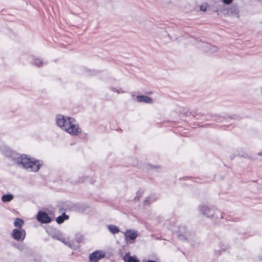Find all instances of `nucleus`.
<instances>
[{
	"instance_id": "bb28decb",
	"label": "nucleus",
	"mask_w": 262,
	"mask_h": 262,
	"mask_svg": "<svg viewBox=\"0 0 262 262\" xmlns=\"http://www.w3.org/2000/svg\"><path fill=\"white\" fill-rule=\"evenodd\" d=\"M216 119H215V120L217 121H222V117H220V116H216Z\"/></svg>"
},
{
	"instance_id": "1a4fd4ad",
	"label": "nucleus",
	"mask_w": 262,
	"mask_h": 262,
	"mask_svg": "<svg viewBox=\"0 0 262 262\" xmlns=\"http://www.w3.org/2000/svg\"><path fill=\"white\" fill-rule=\"evenodd\" d=\"M123 234L125 236V240H131L134 241L138 236V232L136 230L132 229H127L124 232Z\"/></svg>"
},
{
	"instance_id": "a878e982",
	"label": "nucleus",
	"mask_w": 262,
	"mask_h": 262,
	"mask_svg": "<svg viewBox=\"0 0 262 262\" xmlns=\"http://www.w3.org/2000/svg\"><path fill=\"white\" fill-rule=\"evenodd\" d=\"M86 178L85 177H83L82 178L79 179L78 181H77V182H76V183H81V182H83L85 181Z\"/></svg>"
},
{
	"instance_id": "9b49d317",
	"label": "nucleus",
	"mask_w": 262,
	"mask_h": 262,
	"mask_svg": "<svg viewBox=\"0 0 262 262\" xmlns=\"http://www.w3.org/2000/svg\"><path fill=\"white\" fill-rule=\"evenodd\" d=\"M203 48H204V50L206 52L208 51L211 53H214L218 51V48L215 46L212 45L211 44L204 42L203 44Z\"/></svg>"
},
{
	"instance_id": "4be33fe9",
	"label": "nucleus",
	"mask_w": 262,
	"mask_h": 262,
	"mask_svg": "<svg viewBox=\"0 0 262 262\" xmlns=\"http://www.w3.org/2000/svg\"><path fill=\"white\" fill-rule=\"evenodd\" d=\"M16 247L17 249H18L19 251H24L27 250L26 246L23 244H19L17 245H16Z\"/></svg>"
},
{
	"instance_id": "6e6552de",
	"label": "nucleus",
	"mask_w": 262,
	"mask_h": 262,
	"mask_svg": "<svg viewBox=\"0 0 262 262\" xmlns=\"http://www.w3.org/2000/svg\"><path fill=\"white\" fill-rule=\"evenodd\" d=\"M37 220L42 224L49 223L51 221V217L48 214L43 211H39L37 215Z\"/></svg>"
},
{
	"instance_id": "f8f14e48",
	"label": "nucleus",
	"mask_w": 262,
	"mask_h": 262,
	"mask_svg": "<svg viewBox=\"0 0 262 262\" xmlns=\"http://www.w3.org/2000/svg\"><path fill=\"white\" fill-rule=\"evenodd\" d=\"M52 237L54 239H56L57 240H58V241L62 242L65 245H68L69 247H71V245L70 243L68 242L67 241V239L64 237H62L61 235L55 234V235H53Z\"/></svg>"
},
{
	"instance_id": "4468645a",
	"label": "nucleus",
	"mask_w": 262,
	"mask_h": 262,
	"mask_svg": "<svg viewBox=\"0 0 262 262\" xmlns=\"http://www.w3.org/2000/svg\"><path fill=\"white\" fill-rule=\"evenodd\" d=\"M107 228L113 234H117L120 232L119 228L114 225H109L107 226Z\"/></svg>"
},
{
	"instance_id": "9d476101",
	"label": "nucleus",
	"mask_w": 262,
	"mask_h": 262,
	"mask_svg": "<svg viewBox=\"0 0 262 262\" xmlns=\"http://www.w3.org/2000/svg\"><path fill=\"white\" fill-rule=\"evenodd\" d=\"M136 99L139 102H143L147 104H151L153 103L152 99L145 95H137L136 96Z\"/></svg>"
},
{
	"instance_id": "7c9ffc66",
	"label": "nucleus",
	"mask_w": 262,
	"mask_h": 262,
	"mask_svg": "<svg viewBox=\"0 0 262 262\" xmlns=\"http://www.w3.org/2000/svg\"><path fill=\"white\" fill-rule=\"evenodd\" d=\"M261 262H262V258L260 259Z\"/></svg>"
},
{
	"instance_id": "5701e85b",
	"label": "nucleus",
	"mask_w": 262,
	"mask_h": 262,
	"mask_svg": "<svg viewBox=\"0 0 262 262\" xmlns=\"http://www.w3.org/2000/svg\"><path fill=\"white\" fill-rule=\"evenodd\" d=\"M151 203V199L149 197H147L144 201V204L145 205H148Z\"/></svg>"
},
{
	"instance_id": "b1692460",
	"label": "nucleus",
	"mask_w": 262,
	"mask_h": 262,
	"mask_svg": "<svg viewBox=\"0 0 262 262\" xmlns=\"http://www.w3.org/2000/svg\"><path fill=\"white\" fill-rule=\"evenodd\" d=\"M233 0H222L224 4L226 5H229L230 4Z\"/></svg>"
},
{
	"instance_id": "dca6fc26",
	"label": "nucleus",
	"mask_w": 262,
	"mask_h": 262,
	"mask_svg": "<svg viewBox=\"0 0 262 262\" xmlns=\"http://www.w3.org/2000/svg\"><path fill=\"white\" fill-rule=\"evenodd\" d=\"M13 195L12 194H6L2 196V200L4 202H8L12 200Z\"/></svg>"
},
{
	"instance_id": "412c9836",
	"label": "nucleus",
	"mask_w": 262,
	"mask_h": 262,
	"mask_svg": "<svg viewBox=\"0 0 262 262\" xmlns=\"http://www.w3.org/2000/svg\"><path fill=\"white\" fill-rule=\"evenodd\" d=\"M111 91L114 92H116L117 93H124V92L121 90V88H114L113 86H110L109 88Z\"/></svg>"
},
{
	"instance_id": "6ab92c4d",
	"label": "nucleus",
	"mask_w": 262,
	"mask_h": 262,
	"mask_svg": "<svg viewBox=\"0 0 262 262\" xmlns=\"http://www.w3.org/2000/svg\"><path fill=\"white\" fill-rule=\"evenodd\" d=\"M75 239L78 243H82L84 241V236L82 234H78L76 235Z\"/></svg>"
},
{
	"instance_id": "7ed1b4c3",
	"label": "nucleus",
	"mask_w": 262,
	"mask_h": 262,
	"mask_svg": "<svg viewBox=\"0 0 262 262\" xmlns=\"http://www.w3.org/2000/svg\"><path fill=\"white\" fill-rule=\"evenodd\" d=\"M199 211L207 217L221 219H223V213L218 210H215L213 206L206 205L200 206L199 207Z\"/></svg>"
},
{
	"instance_id": "cd10ccee",
	"label": "nucleus",
	"mask_w": 262,
	"mask_h": 262,
	"mask_svg": "<svg viewBox=\"0 0 262 262\" xmlns=\"http://www.w3.org/2000/svg\"><path fill=\"white\" fill-rule=\"evenodd\" d=\"M159 167V166H154V168H158Z\"/></svg>"
},
{
	"instance_id": "2eb2a0df",
	"label": "nucleus",
	"mask_w": 262,
	"mask_h": 262,
	"mask_svg": "<svg viewBox=\"0 0 262 262\" xmlns=\"http://www.w3.org/2000/svg\"><path fill=\"white\" fill-rule=\"evenodd\" d=\"M69 219V216L65 213H63L61 215H59L56 218V222L58 224L62 223L65 220Z\"/></svg>"
},
{
	"instance_id": "ddd939ff",
	"label": "nucleus",
	"mask_w": 262,
	"mask_h": 262,
	"mask_svg": "<svg viewBox=\"0 0 262 262\" xmlns=\"http://www.w3.org/2000/svg\"><path fill=\"white\" fill-rule=\"evenodd\" d=\"M123 259L125 262H139L138 260L133 256H130L129 253L125 254Z\"/></svg>"
},
{
	"instance_id": "20e7f679",
	"label": "nucleus",
	"mask_w": 262,
	"mask_h": 262,
	"mask_svg": "<svg viewBox=\"0 0 262 262\" xmlns=\"http://www.w3.org/2000/svg\"><path fill=\"white\" fill-rule=\"evenodd\" d=\"M218 13H222L224 15H237L238 9L236 6H232L230 9L227 8L225 5H222L216 10Z\"/></svg>"
},
{
	"instance_id": "f3484780",
	"label": "nucleus",
	"mask_w": 262,
	"mask_h": 262,
	"mask_svg": "<svg viewBox=\"0 0 262 262\" xmlns=\"http://www.w3.org/2000/svg\"><path fill=\"white\" fill-rule=\"evenodd\" d=\"M219 246L220 247L221 250H219V251H216L218 254H220L222 251H224L227 250L228 248V245L223 242H220L219 244Z\"/></svg>"
},
{
	"instance_id": "aec40b11",
	"label": "nucleus",
	"mask_w": 262,
	"mask_h": 262,
	"mask_svg": "<svg viewBox=\"0 0 262 262\" xmlns=\"http://www.w3.org/2000/svg\"><path fill=\"white\" fill-rule=\"evenodd\" d=\"M34 64L37 67H41L43 65V62L39 58L35 59L34 60Z\"/></svg>"
},
{
	"instance_id": "a211bd4d",
	"label": "nucleus",
	"mask_w": 262,
	"mask_h": 262,
	"mask_svg": "<svg viewBox=\"0 0 262 262\" xmlns=\"http://www.w3.org/2000/svg\"><path fill=\"white\" fill-rule=\"evenodd\" d=\"M24 221L19 218H16L14 221V225L16 227L21 228L23 225L24 224Z\"/></svg>"
},
{
	"instance_id": "f257e3e1",
	"label": "nucleus",
	"mask_w": 262,
	"mask_h": 262,
	"mask_svg": "<svg viewBox=\"0 0 262 262\" xmlns=\"http://www.w3.org/2000/svg\"><path fill=\"white\" fill-rule=\"evenodd\" d=\"M5 154L19 167L29 172H37L44 163L41 160L28 157L26 155H21L10 148H7Z\"/></svg>"
},
{
	"instance_id": "393cba45",
	"label": "nucleus",
	"mask_w": 262,
	"mask_h": 262,
	"mask_svg": "<svg viewBox=\"0 0 262 262\" xmlns=\"http://www.w3.org/2000/svg\"><path fill=\"white\" fill-rule=\"evenodd\" d=\"M200 10L202 11H206L207 10V7L206 6L202 5L200 6Z\"/></svg>"
},
{
	"instance_id": "423d86ee",
	"label": "nucleus",
	"mask_w": 262,
	"mask_h": 262,
	"mask_svg": "<svg viewBox=\"0 0 262 262\" xmlns=\"http://www.w3.org/2000/svg\"><path fill=\"white\" fill-rule=\"evenodd\" d=\"M177 235L179 239L183 241H188L190 237V234L184 226H181L179 228V230L177 231Z\"/></svg>"
},
{
	"instance_id": "39448f33",
	"label": "nucleus",
	"mask_w": 262,
	"mask_h": 262,
	"mask_svg": "<svg viewBox=\"0 0 262 262\" xmlns=\"http://www.w3.org/2000/svg\"><path fill=\"white\" fill-rule=\"evenodd\" d=\"M12 236L17 241H23L26 237V231L22 228L14 229L12 231Z\"/></svg>"
},
{
	"instance_id": "f03ea898",
	"label": "nucleus",
	"mask_w": 262,
	"mask_h": 262,
	"mask_svg": "<svg viewBox=\"0 0 262 262\" xmlns=\"http://www.w3.org/2000/svg\"><path fill=\"white\" fill-rule=\"evenodd\" d=\"M55 121L60 129L71 136L82 134V129L76 120L71 117L59 114L55 116Z\"/></svg>"
},
{
	"instance_id": "c85d7f7f",
	"label": "nucleus",
	"mask_w": 262,
	"mask_h": 262,
	"mask_svg": "<svg viewBox=\"0 0 262 262\" xmlns=\"http://www.w3.org/2000/svg\"><path fill=\"white\" fill-rule=\"evenodd\" d=\"M262 154V153H258V155H260V154Z\"/></svg>"
},
{
	"instance_id": "0eeeda50",
	"label": "nucleus",
	"mask_w": 262,
	"mask_h": 262,
	"mask_svg": "<svg viewBox=\"0 0 262 262\" xmlns=\"http://www.w3.org/2000/svg\"><path fill=\"white\" fill-rule=\"evenodd\" d=\"M105 255V252L97 250L90 255V260L91 262H98L100 259L104 257Z\"/></svg>"
},
{
	"instance_id": "c756f323",
	"label": "nucleus",
	"mask_w": 262,
	"mask_h": 262,
	"mask_svg": "<svg viewBox=\"0 0 262 262\" xmlns=\"http://www.w3.org/2000/svg\"><path fill=\"white\" fill-rule=\"evenodd\" d=\"M261 92L262 93V87L261 88Z\"/></svg>"
}]
</instances>
